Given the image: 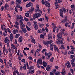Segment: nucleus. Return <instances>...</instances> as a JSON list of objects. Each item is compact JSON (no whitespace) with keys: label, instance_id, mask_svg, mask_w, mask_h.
I'll return each mask as SVG.
<instances>
[{"label":"nucleus","instance_id":"obj_17","mask_svg":"<svg viewBox=\"0 0 75 75\" xmlns=\"http://www.w3.org/2000/svg\"><path fill=\"white\" fill-rule=\"evenodd\" d=\"M23 38L22 36H21L19 38L18 41L19 42H23Z\"/></svg>","mask_w":75,"mask_h":75},{"label":"nucleus","instance_id":"obj_43","mask_svg":"<svg viewBox=\"0 0 75 75\" xmlns=\"http://www.w3.org/2000/svg\"><path fill=\"white\" fill-rule=\"evenodd\" d=\"M71 64L72 65V67H75V62L74 64V62H72L71 63Z\"/></svg>","mask_w":75,"mask_h":75},{"label":"nucleus","instance_id":"obj_7","mask_svg":"<svg viewBox=\"0 0 75 75\" xmlns=\"http://www.w3.org/2000/svg\"><path fill=\"white\" fill-rule=\"evenodd\" d=\"M60 13V16L61 17H63V10L62 9H60L59 10Z\"/></svg>","mask_w":75,"mask_h":75},{"label":"nucleus","instance_id":"obj_5","mask_svg":"<svg viewBox=\"0 0 75 75\" xmlns=\"http://www.w3.org/2000/svg\"><path fill=\"white\" fill-rule=\"evenodd\" d=\"M71 25V23L70 22L69 23L66 22L65 23V27H70Z\"/></svg>","mask_w":75,"mask_h":75},{"label":"nucleus","instance_id":"obj_39","mask_svg":"<svg viewBox=\"0 0 75 75\" xmlns=\"http://www.w3.org/2000/svg\"><path fill=\"white\" fill-rule=\"evenodd\" d=\"M33 26L35 30H37V29H38V25H33Z\"/></svg>","mask_w":75,"mask_h":75},{"label":"nucleus","instance_id":"obj_19","mask_svg":"<svg viewBox=\"0 0 75 75\" xmlns=\"http://www.w3.org/2000/svg\"><path fill=\"white\" fill-rule=\"evenodd\" d=\"M68 54L70 55V54H74V51L73 50H71L68 52Z\"/></svg>","mask_w":75,"mask_h":75},{"label":"nucleus","instance_id":"obj_3","mask_svg":"<svg viewBox=\"0 0 75 75\" xmlns=\"http://www.w3.org/2000/svg\"><path fill=\"white\" fill-rule=\"evenodd\" d=\"M36 9L35 10V11L36 13V12H39V13H40L41 14H42V11L40 10V8H39V5L37 4L36 5Z\"/></svg>","mask_w":75,"mask_h":75},{"label":"nucleus","instance_id":"obj_62","mask_svg":"<svg viewBox=\"0 0 75 75\" xmlns=\"http://www.w3.org/2000/svg\"><path fill=\"white\" fill-rule=\"evenodd\" d=\"M54 60V57H52V58H50V62H53V60Z\"/></svg>","mask_w":75,"mask_h":75},{"label":"nucleus","instance_id":"obj_33","mask_svg":"<svg viewBox=\"0 0 75 75\" xmlns=\"http://www.w3.org/2000/svg\"><path fill=\"white\" fill-rule=\"evenodd\" d=\"M19 17H20V18L21 20V21H24V19H23V16H22L21 15H20L19 16Z\"/></svg>","mask_w":75,"mask_h":75},{"label":"nucleus","instance_id":"obj_26","mask_svg":"<svg viewBox=\"0 0 75 75\" xmlns=\"http://www.w3.org/2000/svg\"><path fill=\"white\" fill-rule=\"evenodd\" d=\"M22 31L24 33H27V30L25 28H24L23 29H22Z\"/></svg>","mask_w":75,"mask_h":75},{"label":"nucleus","instance_id":"obj_20","mask_svg":"<svg viewBox=\"0 0 75 75\" xmlns=\"http://www.w3.org/2000/svg\"><path fill=\"white\" fill-rule=\"evenodd\" d=\"M5 27H6V26L4 25H1V28L2 29L4 30V29H5Z\"/></svg>","mask_w":75,"mask_h":75},{"label":"nucleus","instance_id":"obj_57","mask_svg":"<svg viewBox=\"0 0 75 75\" xmlns=\"http://www.w3.org/2000/svg\"><path fill=\"white\" fill-rule=\"evenodd\" d=\"M22 62H23V63H25V59H23L21 60Z\"/></svg>","mask_w":75,"mask_h":75},{"label":"nucleus","instance_id":"obj_59","mask_svg":"<svg viewBox=\"0 0 75 75\" xmlns=\"http://www.w3.org/2000/svg\"><path fill=\"white\" fill-rule=\"evenodd\" d=\"M52 55V52H49V54H48V56H50V57H51Z\"/></svg>","mask_w":75,"mask_h":75},{"label":"nucleus","instance_id":"obj_31","mask_svg":"<svg viewBox=\"0 0 75 75\" xmlns=\"http://www.w3.org/2000/svg\"><path fill=\"white\" fill-rule=\"evenodd\" d=\"M40 38H42V39H44V35H43L42 34L40 35Z\"/></svg>","mask_w":75,"mask_h":75},{"label":"nucleus","instance_id":"obj_9","mask_svg":"<svg viewBox=\"0 0 75 75\" xmlns=\"http://www.w3.org/2000/svg\"><path fill=\"white\" fill-rule=\"evenodd\" d=\"M31 6H33V4L31 2H29L26 5L27 8L30 7Z\"/></svg>","mask_w":75,"mask_h":75},{"label":"nucleus","instance_id":"obj_61","mask_svg":"<svg viewBox=\"0 0 75 75\" xmlns=\"http://www.w3.org/2000/svg\"><path fill=\"white\" fill-rule=\"evenodd\" d=\"M9 65L10 67H12L13 66V64H12V63L9 62Z\"/></svg>","mask_w":75,"mask_h":75},{"label":"nucleus","instance_id":"obj_2","mask_svg":"<svg viewBox=\"0 0 75 75\" xmlns=\"http://www.w3.org/2000/svg\"><path fill=\"white\" fill-rule=\"evenodd\" d=\"M57 35L58 37L57 40L58 42H60V44L61 43L62 44H64V42L62 41L61 40L60 41V39L61 40V39H62V36H60V34L59 33V34H57Z\"/></svg>","mask_w":75,"mask_h":75},{"label":"nucleus","instance_id":"obj_23","mask_svg":"<svg viewBox=\"0 0 75 75\" xmlns=\"http://www.w3.org/2000/svg\"><path fill=\"white\" fill-rule=\"evenodd\" d=\"M38 20L39 21H43L44 20V18H42L40 19H38Z\"/></svg>","mask_w":75,"mask_h":75},{"label":"nucleus","instance_id":"obj_38","mask_svg":"<svg viewBox=\"0 0 75 75\" xmlns=\"http://www.w3.org/2000/svg\"><path fill=\"white\" fill-rule=\"evenodd\" d=\"M8 38H7L5 39V40H4V42H5V43H6V42H7V41H8Z\"/></svg>","mask_w":75,"mask_h":75},{"label":"nucleus","instance_id":"obj_55","mask_svg":"<svg viewBox=\"0 0 75 75\" xmlns=\"http://www.w3.org/2000/svg\"><path fill=\"white\" fill-rule=\"evenodd\" d=\"M46 50L45 49H43L42 51V53H44V52H46Z\"/></svg>","mask_w":75,"mask_h":75},{"label":"nucleus","instance_id":"obj_21","mask_svg":"<svg viewBox=\"0 0 75 75\" xmlns=\"http://www.w3.org/2000/svg\"><path fill=\"white\" fill-rule=\"evenodd\" d=\"M52 36L50 34H49L48 37V39H49V40H51V39H52Z\"/></svg>","mask_w":75,"mask_h":75},{"label":"nucleus","instance_id":"obj_27","mask_svg":"<svg viewBox=\"0 0 75 75\" xmlns=\"http://www.w3.org/2000/svg\"><path fill=\"white\" fill-rule=\"evenodd\" d=\"M34 9V7H31L30 9L29 10V12H31L32 11H33Z\"/></svg>","mask_w":75,"mask_h":75},{"label":"nucleus","instance_id":"obj_29","mask_svg":"<svg viewBox=\"0 0 75 75\" xmlns=\"http://www.w3.org/2000/svg\"><path fill=\"white\" fill-rule=\"evenodd\" d=\"M14 26L15 28L18 29V30H19V29H20V27L18 26V25H14Z\"/></svg>","mask_w":75,"mask_h":75},{"label":"nucleus","instance_id":"obj_11","mask_svg":"<svg viewBox=\"0 0 75 75\" xmlns=\"http://www.w3.org/2000/svg\"><path fill=\"white\" fill-rule=\"evenodd\" d=\"M7 7L8 8H9V7H10V6H9V5L8 4L6 3L5 4L4 6V8L5 10L7 9Z\"/></svg>","mask_w":75,"mask_h":75},{"label":"nucleus","instance_id":"obj_8","mask_svg":"<svg viewBox=\"0 0 75 75\" xmlns=\"http://www.w3.org/2000/svg\"><path fill=\"white\" fill-rule=\"evenodd\" d=\"M14 37V36H13V33H11L10 35L9 36V38H10V40L11 42L13 41V38Z\"/></svg>","mask_w":75,"mask_h":75},{"label":"nucleus","instance_id":"obj_1","mask_svg":"<svg viewBox=\"0 0 75 75\" xmlns=\"http://www.w3.org/2000/svg\"><path fill=\"white\" fill-rule=\"evenodd\" d=\"M38 12H36L35 11V14H34L33 16L34 18H38V17H40L41 14Z\"/></svg>","mask_w":75,"mask_h":75},{"label":"nucleus","instance_id":"obj_52","mask_svg":"<svg viewBox=\"0 0 75 75\" xmlns=\"http://www.w3.org/2000/svg\"><path fill=\"white\" fill-rule=\"evenodd\" d=\"M43 44L44 45H47V43L44 40L43 41Z\"/></svg>","mask_w":75,"mask_h":75},{"label":"nucleus","instance_id":"obj_49","mask_svg":"<svg viewBox=\"0 0 75 75\" xmlns=\"http://www.w3.org/2000/svg\"><path fill=\"white\" fill-rule=\"evenodd\" d=\"M0 62L2 64H4V62H3V60L2 59H0Z\"/></svg>","mask_w":75,"mask_h":75},{"label":"nucleus","instance_id":"obj_51","mask_svg":"<svg viewBox=\"0 0 75 75\" xmlns=\"http://www.w3.org/2000/svg\"><path fill=\"white\" fill-rule=\"evenodd\" d=\"M16 7H17V8H20V5L19 4H18L16 5Z\"/></svg>","mask_w":75,"mask_h":75},{"label":"nucleus","instance_id":"obj_18","mask_svg":"<svg viewBox=\"0 0 75 75\" xmlns=\"http://www.w3.org/2000/svg\"><path fill=\"white\" fill-rule=\"evenodd\" d=\"M20 35V34L19 33H18L16 35L15 37V38L16 39L18 38Z\"/></svg>","mask_w":75,"mask_h":75},{"label":"nucleus","instance_id":"obj_10","mask_svg":"<svg viewBox=\"0 0 75 75\" xmlns=\"http://www.w3.org/2000/svg\"><path fill=\"white\" fill-rule=\"evenodd\" d=\"M50 3H49L48 2L45 1V5L46 7H50Z\"/></svg>","mask_w":75,"mask_h":75},{"label":"nucleus","instance_id":"obj_35","mask_svg":"<svg viewBox=\"0 0 75 75\" xmlns=\"http://www.w3.org/2000/svg\"><path fill=\"white\" fill-rule=\"evenodd\" d=\"M46 70H47V71H50V66H48L46 69Z\"/></svg>","mask_w":75,"mask_h":75},{"label":"nucleus","instance_id":"obj_53","mask_svg":"<svg viewBox=\"0 0 75 75\" xmlns=\"http://www.w3.org/2000/svg\"><path fill=\"white\" fill-rule=\"evenodd\" d=\"M50 58H51V56H48V57H46V58L47 59V60H50Z\"/></svg>","mask_w":75,"mask_h":75},{"label":"nucleus","instance_id":"obj_15","mask_svg":"<svg viewBox=\"0 0 75 75\" xmlns=\"http://www.w3.org/2000/svg\"><path fill=\"white\" fill-rule=\"evenodd\" d=\"M43 65L44 67H46L47 65V63L45 61H43Z\"/></svg>","mask_w":75,"mask_h":75},{"label":"nucleus","instance_id":"obj_54","mask_svg":"<svg viewBox=\"0 0 75 75\" xmlns=\"http://www.w3.org/2000/svg\"><path fill=\"white\" fill-rule=\"evenodd\" d=\"M7 30L9 33H11V31L9 29V28H7Z\"/></svg>","mask_w":75,"mask_h":75},{"label":"nucleus","instance_id":"obj_46","mask_svg":"<svg viewBox=\"0 0 75 75\" xmlns=\"http://www.w3.org/2000/svg\"><path fill=\"white\" fill-rule=\"evenodd\" d=\"M33 23H34V25H37V23L35 21H33Z\"/></svg>","mask_w":75,"mask_h":75},{"label":"nucleus","instance_id":"obj_34","mask_svg":"<svg viewBox=\"0 0 75 75\" xmlns=\"http://www.w3.org/2000/svg\"><path fill=\"white\" fill-rule=\"evenodd\" d=\"M61 47L62 48V49H63V50H65V47L63 45H61Z\"/></svg>","mask_w":75,"mask_h":75},{"label":"nucleus","instance_id":"obj_58","mask_svg":"<svg viewBox=\"0 0 75 75\" xmlns=\"http://www.w3.org/2000/svg\"><path fill=\"white\" fill-rule=\"evenodd\" d=\"M3 52H4V51H6V47H5V45H4V47H3Z\"/></svg>","mask_w":75,"mask_h":75},{"label":"nucleus","instance_id":"obj_32","mask_svg":"<svg viewBox=\"0 0 75 75\" xmlns=\"http://www.w3.org/2000/svg\"><path fill=\"white\" fill-rule=\"evenodd\" d=\"M4 63L5 64V66H7V60H6V59H4Z\"/></svg>","mask_w":75,"mask_h":75},{"label":"nucleus","instance_id":"obj_12","mask_svg":"<svg viewBox=\"0 0 75 75\" xmlns=\"http://www.w3.org/2000/svg\"><path fill=\"white\" fill-rule=\"evenodd\" d=\"M16 32L17 33H18V30L17 29H15L13 30V34H16Z\"/></svg>","mask_w":75,"mask_h":75},{"label":"nucleus","instance_id":"obj_16","mask_svg":"<svg viewBox=\"0 0 75 75\" xmlns=\"http://www.w3.org/2000/svg\"><path fill=\"white\" fill-rule=\"evenodd\" d=\"M21 1L20 0H16V4H21Z\"/></svg>","mask_w":75,"mask_h":75},{"label":"nucleus","instance_id":"obj_56","mask_svg":"<svg viewBox=\"0 0 75 75\" xmlns=\"http://www.w3.org/2000/svg\"><path fill=\"white\" fill-rule=\"evenodd\" d=\"M60 74H61L60 73V72L57 71L56 73H55V75H60Z\"/></svg>","mask_w":75,"mask_h":75},{"label":"nucleus","instance_id":"obj_45","mask_svg":"<svg viewBox=\"0 0 75 75\" xmlns=\"http://www.w3.org/2000/svg\"><path fill=\"white\" fill-rule=\"evenodd\" d=\"M14 1H11V5H12V6H13L14 4Z\"/></svg>","mask_w":75,"mask_h":75},{"label":"nucleus","instance_id":"obj_4","mask_svg":"<svg viewBox=\"0 0 75 75\" xmlns=\"http://www.w3.org/2000/svg\"><path fill=\"white\" fill-rule=\"evenodd\" d=\"M54 50L55 52H57L58 53L59 52V49H58V47H57L56 45H54Z\"/></svg>","mask_w":75,"mask_h":75},{"label":"nucleus","instance_id":"obj_13","mask_svg":"<svg viewBox=\"0 0 75 75\" xmlns=\"http://www.w3.org/2000/svg\"><path fill=\"white\" fill-rule=\"evenodd\" d=\"M67 68H71V64H70V62H69L68 61L67 62Z\"/></svg>","mask_w":75,"mask_h":75},{"label":"nucleus","instance_id":"obj_14","mask_svg":"<svg viewBox=\"0 0 75 75\" xmlns=\"http://www.w3.org/2000/svg\"><path fill=\"white\" fill-rule=\"evenodd\" d=\"M65 31V30L64 29H62L60 30V34H61L62 35H63V34H64V31Z\"/></svg>","mask_w":75,"mask_h":75},{"label":"nucleus","instance_id":"obj_28","mask_svg":"<svg viewBox=\"0 0 75 75\" xmlns=\"http://www.w3.org/2000/svg\"><path fill=\"white\" fill-rule=\"evenodd\" d=\"M20 16H19L17 15L16 16V20L17 21H18L19 20H20Z\"/></svg>","mask_w":75,"mask_h":75},{"label":"nucleus","instance_id":"obj_50","mask_svg":"<svg viewBox=\"0 0 75 75\" xmlns=\"http://www.w3.org/2000/svg\"><path fill=\"white\" fill-rule=\"evenodd\" d=\"M32 42H33L34 44H35V40L34 39H33L31 40Z\"/></svg>","mask_w":75,"mask_h":75},{"label":"nucleus","instance_id":"obj_42","mask_svg":"<svg viewBox=\"0 0 75 75\" xmlns=\"http://www.w3.org/2000/svg\"><path fill=\"white\" fill-rule=\"evenodd\" d=\"M11 46L12 47L13 49L14 50L15 49V46L13 44H11Z\"/></svg>","mask_w":75,"mask_h":75},{"label":"nucleus","instance_id":"obj_41","mask_svg":"<svg viewBox=\"0 0 75 75\" xmlns=\"http://www.w3.org/2000/svg\"><path fill=\"white\" fill-rule=\"evenodd\" d=\"M53 42V41L52 40H50V41H47V42L49 44H51L52 42Z\"/></svg>","mask_w":75,"mask_h":75},{"label":"nucleus","instance_id":"obj_44","mask_svg":"<svg viewBox=\"0 0 75 75\" xmlns=\"http://www.w3.org/2000/svg\"><path fill=\"white\" fill-rule=\"evenodd\" d=\"M34 71L33 70H32L30 71H29V73L31 74H33L34 73Z\"/></svg>","mask_w":75,"mask_h":75},{"label":"nucleus","instance_id":"obj_30","mask_svg":"<svg viewBox=\"0 0 75 75\" xmlns=\"http://www.w3.org/2000/svg\"><path fill=\"white\" fill-rule=\"evenodd\" d=\"M27 25H28L29 27H30L31 26V23L30 22H28Z\"/></svg>","mask_w":75,"mask_h":75},{"label":"nucleus","instance_id":"obj_24","mask_svg":"<svg viewBox=\"0 0 75 75\" xmlns=\"http://www.w3.org/2000/svg\"><path fill=\"white\" fill-rule=\"evenodd\" d=\"M61 73L62 74V75H65V74H66V72H65V70H62V72Z\"/></svg>","mask_w":75,"mask_h":75},{"label":"nucleus","instance_id":"obj_40","mask_svg":"<svg viewBox=\"0 0 75 75\" xmlns=\"http://www.w3.org/2000/svg\"><path fill=\"white\" fill-rule=\"evenodd\" d=\"M70 47L71 49V50H73V51H75V48H74V46L71 45L70 46Z\"/></svg>","mask_w":75,"mask_h":75},{"label":"nucleus","instance_id":"obj_64","mask_svg":"<svg viewBox=\"0 0 75 75\" xmlns=\"http://www.w3.org/2000/svg\"><path fill=\"white\" fill-rule=\"evenodd\" d=\"M41 49H37L36 51V52H40V51H41Z\"/></svg>","mask_w":75,"mask_h":75},{"label":"nucleus","instance_id":"obj_22","mask_svg":"<svg viewBox=\"0 0 75 75\" xmlns=\"http://www.w3.org/2000/svg\"><path fill=\"white\" fill-rule=\"evenodd\" d=\"M21 28L22 30H23V29H24L25 28V25H21Z\"/></svg>","mask_w":75,"mask_h":75},{"label":"nucleus","instance_id":"obj_63","mask_svg":"<svg viewBox=\"0 0 75 75\" xmlns=\"http://www.w3.org/2000/svg\"><path fill=\"white\" fill-rule=\"evenodd\" d=\"M4 6H2L1 8V11H3L4 10Z\"/></svg>","mask_w":75,"mask_h":75},{"label":"nucleus","instance_id":"obj_36","mask_svg":"<svg viewBox=\"0 0 75 75\" xmlns=\"http://www.w3.org/2000/svg\"><path fill=\"white\" fill-rule=\"evenodd\" d=\"M57 29V27L55 25L54 26V28H53V31L55 32V30Z\"/></svg>","mask_w":75,"mask_h":75},{"label":"nucleus","instance_id":"obj_6","mask_svg":"<svg viewBox=\"0 0 75 75\" xmlns=\"http://www.w3.org/2000/svg\"><path fill=\"white\" fill-rule=\"evenodd\" d=\"M37 64L38 65H39L40 64L41 65H41H42L43 63H42V59H39L38 60H37Z\"/></svg>","mask_w":75,"mask_h":75},{"label":"nucleus","instance_id":"obj_47","mask_svg":"<svg viewBox=\"0 0 75 75\" xmlns=\"http://www.w3.org/2000/svg\"><path fill=\"white\" fill-rule=\"evenodd\" d=\"M26 28L27 29L28 31H30L31 30V29H30V28L28 27V26L27 25L26 26Z\"/></svg>","mask_w":75,"mask_h":75},{"label":"nucleus","instance_id":"obj_60","mask_svg":"<svg viewBox=\"0 0 75 75\" xmlns=\"http://www.w3.org/2000/svg\"><path fill=\"white\" fill-rule=\"evenodd\" d=\"M66 11H68V9H67L65 8H63V11L64 13H66Z\"/></svg>","mask_w":75,"mask_h":75},{"label":"nucleus","instance_id":"obj_25","mask_svg":"<svg viewBox=\"0 0 75 75\" xmlns=\"http://www.w3.org/2000/svg\"><path fill=\"white\" fill-rule=\"evenodd\" d=\"M14 71L15 72H16L18 75H20L19 72L17 71V70H16V69H14Z\"/></svg>","mask_w":75,"mask_h":75},{"label":"nucleus","instance_id":"obj_48","mask_svg":"<svg viewBox=\"0 0 75 75\" xmlns=\"http://www.w3.org/2000/svg\"><path fill=\"white\" fill-rule=\"evenodd\" d=\"M64 21H65V22H67V21H68V20H67V16H65L64 17Z\"/></svg>","mask_w":75,"mask_h":75},{"label":"nucleus","instance_id":"obj_37","mask_svg":"<svg viewBox=\"0 0 75 75\" xmlns=\"http://www.w3.org/2000/svg\"><path fill=\"white\" fill-rule=\"evenodd\" d=\"M25 16L27 17H29V13H25Z\"/></svg>","mask_w":75,"mask_h":75}]
</instances>
